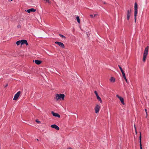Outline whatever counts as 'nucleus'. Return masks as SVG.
Returning a JSON list of instances; mask_svg holds the SVG:
<instances>
[{"label":"nucleus","mask_w":149,"mask_h":149,"mask_svg":"<svg viewBox=\"0 0 149 149\" xmlns=\"http://www.w3.org/2000/svg\"><path fill=\"white\" fill-rule=\"evenodd\" d=\"M94 93H95V94L96 95V97L97 96H99L98 94H97V91H94Z\"/></svg>","instance_id":"nucleus-20"},{"label":"nucleus","mask_w":149,"mask_h":149,"mask_svg":"<svg viewBox=\"0 0 149 149\" xmlns=\"http://www.w3.org/2000/svg\"><path fill=\"white\" fill-rule=\"evenodd\" d=\"M120 70H121L122 73L123 72H124L123 71V70L122 69H121Z\"/></svg>","instance_id":"nucleus-30"},{"label":"nucleus","mask_w":149,"mask_h":149,"mask_svg":"<svg viewBox=\"0 0 149 149\" xmlns=\"http://www.w3.org/2000/svg\"><path fill=\"white\" fill-rule=\"evenodd\" d=\"M51 127L54 128L57 130H59V128L56 125H51Z\"/></svg>","instance_id":"nucleus-9"},{"label":"nucleus","mask_w":149,"mask_h":149,"mask_svg":"<svg viewBox=\"0 0 149 149\" xmlns=\"http://www.w3.org/2000/svg\"><path fill=\"white\" fill-rule=\"evenodd\" d=\"M21 93V92L20 91H19L14 96V98L13 99V100H16L19 96Z\"/></svg>","instance_id":"nucleus-5"},{"label":"nucleus","mask_w":149,"mask_h":149,"mask_svg":"<svg viewBox=\"0 0 149 149\" xmlns=\"http://www.w3.org/2000/svg\"><path fill=\"white\" fill-rule=\"evenodd\" d=\"M51 113L54 116L57 117L58 118L60 117V115L57 113H54L53 111H52Z\"/></svg>","instance_id":"nucleus-10"},{"label":"nucleus","mask_w":149,"mask_h":149,"mask_svg":"<svg viewBox=\"0 0 149 149\" xmlns=\"http://www.w3.org/2000/svg\"><path fill=\"white\" fill-rule=\"evenodd\" d=\"M55 43L56 44H57L58 45L62 48H65V46L64 44L61 42H56Z\"/></svg>","instance_id":"nucleus-7"},{"label":"nucleus","mask_w":149,"mask_h":149,"mask_svg":"<svg viewBox=\"0 0 149 149\" xmlns=\"http://www.w3.org/2000/svg\"><path fill=\"white\" fill-rule=\"evenodd\" d=\"M145 111L146 112V115L147 116V110L146 109H145Z\"/></svg>","instance_id":"nucleus-22"},{"label":"nucleus","mask_w":149,"mask_h":149,"mask_svg":"<svg viewBox=\"0 0 149 149\" xmlns=\"http://www.w3.org/2000/svg\"><path fill=\"white\" fill-rule=\"evenodd\" d=\"M25 44L26 45H28L27 41L26 42Z\"/></svg>","instance_id":"nucleus-28"},{"label":"nucleus","mask_w":149,"mask_h":149,"mask_svg":"<svg viewBox=\"0 0 149 149\" xmlns=\"http://www.w3.org/2000/svg\"><path fill=\"white\" fill-rule=\"evenodd\" d=\"M20 43L21 44V40H19L17 42L16 44L17 45H19Z\"/></svg>","instance_id":"nucleus-18"},{"label":"nucleus","mask_w":149,"mask_h":149,"mask_svg":"<svg viewBox=\"0 0 149 149\" xmlns=\"http://www.w3.org/2000/svg\"><path fill=\"white\" fill-rule=\"evenodd\" d=\"M90 16L91 18H93V15H90Z\"/></svg>","instance_id":"nucleus-23"},{"label":"nucleus","mask_w":149,"mask_h":149,"mask_svg":"<svg viewBox=\"0 0 149 149\" xmlns=\"http://www.w3.org/2000/svg\"><path fill=\"white\" fill-rule=\"evenodd\" d=\"M21 26L20 25H18L17 26V27L18 28H19L21 27Z\"/></svg>","instance_id":"nucleus-26"},{"label":"nucleus","mask_w":149,"mask_h":149,"mask_svg":"<svg viewBox=\"0 0 149 149\" xmlns=\"http://www.w3.org/2000/svg\"><path fill=\"white\" fill-rule=\"evenodd\" d=\"M76 19H77V22H78V23H80V19L79 18V17L78 16H77L76 17Z\"/></svg>","instance_id":"nucleus-17"},{"label":"nucleus","mask_w":149,"mask_h":149,"mask_svg":"<svg viewBox=\"0 0 149 149\" xmlns=\"http://www.w3.org/2000/svg\"><path fill=\"white\" fill-rule=\"evenodd\" d=\"M97 99L101 103L102 102V101L101 98L98 96L97 97Z\"/></svg>","instance_id":"nucleus-16"},{"label":"nucleus","mask_w":149,"mask_h":149,"mask_svg":"<svg viewBox=\"0 0 149 149\" xmlns=\"http://www.w3.org/2000/svg\"><path fill=\"white\" fill-rule=\"evenodd\" d=\"M131 9L128 10L127 12V19L129 20L131 15Z\"/></svg>","instance_id":"nucleus-4"},{"label":"nucleus","mask_w":149,"mask_h":149,"mask_svg":"<svg viewBox=\"0 0 149 149\" xmlns=\"http://www.w3.org/2000/svg\"><path fill=\"white\" fill-rule=\"evenodd\" d=\"M59 36H60L61 37H62V38H64V39H65V37L63 35H61V34H60L59 35Z\"/></svg>","instance_id":"nucleus-19"},{"label":"nucleus","mask_w":149,"mask_h":149,"mask_svg":"<svg viewBox=\"0 0 149 149\" xmlns=\"http://www.w3.org/2000/svg\"><path fill=\"white\" fill-rule=\"evenodd\" d=\"M110 80L111 82H114L115 81V79L113 77H111Z\"/></svg>","instance_id":"nucleus-15"},{"label":"nucleus","mask_w":149,"mask_h":149,"mask_svg":"<svg viewBox=\"0 0 149 149\" xmlns=\"http://www.w3.org/2000/svg\"><path fill=\"white\" fill-rule=\"evenodd\" d=\"M123 77L124 78V79H125V78H126L125 74H124V75H123Z\"/></svg>","instance_id":"nucleus-27"},{"label":"nucleus","mask_w":149,"mask_h":149,"mask_svg":"<svg viewBox=\"0 0 149 149\" xmlns=\"http://www.w3.org/2000/svg\"><path fill=\"white\" fill-rule=\"evenodd\" d=\"M67 149H72L70 148H68Z\"/></svg>","instance_id":"nucleus-33"},{"label":"nucleus","mask_w":149,"mask_h":149,"mask_svg":"<svg viewBox=\"0 0 149 149\" xmlns=\"http://www.w3.org/2000/svg\"><path fill=\"white\" fill-rule=\"evenodd\" d=\"M65 95L63 94H56L54 98L56 100H63L64 99Z\"/></svg>","instance_id":"nucleus-1"},{"label":"nucleus","mask_w":149,"mask_h":149,"mask_svg":"<svg viewBox=\"0 0 149 149\" xmlns=\"http://www.w3.org/2000/svg\"><path fill=\"white\" fill-rule=\"evenodd\" d=\"M138 13V6L136 3H135L134 5V22H136V16Z\"/></svg>","instance_id":"nucleus-3"},{"label":"nucleus","mask_w":149,"mask_h":149,"mask_svg":"<svg viewBox=\"0 0 149 149\" xmlns=\"http://www.w3.org/2000/svg\"><path fill=\"white\" fill-rule=\"evenodd\" d=\"M116 96L120 99L121 103L123 104H124V102L123 98V97L119 96L118 95H116Z\"/></svg>","instance_id":"nucleus-8"},{"label":"nucleus","mask_w":149,"mask_h":149,"mask_svg":"<svg viewBox=\"0 0 149 149\" xmlns=\"http://www.w3.org/2000/svg\"><path fill=\"white\" fill-rule=\"evenodd\" d=\"M26 40H21V45H22L24 44H25L26 42Z\"/></svg>","instance_id":"nucleus-14"},{"label":"nucleus","mask_w":149,"mask_h":149,"mask_svg":"<svg viewBox=\"0 0 149 149\" xmlns=\"http://www.w3.org/2000/svg\"><path fill=\"white\" fill-rule=\"evenodd\" d=\"M11 1H13V0H11Z\"/></svg>","instance_id":"nucleus-36"},{"label":"nucleus","mask_w":149,"mask_h":149,"mask_svg":"<svg viewBox=\"0 0 149 149\" xmlns=\"http://www.w3.org/2000/svg\"><path fill=\"white\" fill-rule=\"evenodd\" d=\"M139 143L140 149H142V144L141 143V133L140 134V136H139Z\"/></svg>","instance_id":"nucleus-13"},{"label":"nucleus","mask_w":149,"mask_h":149,"mask_svg":"<svg viewBox=\"0 0 149 149\" xmlns=\"http://www.w3.org/2000/svg\"><path fill=\"white\" fill-rule=\"evenodd\" d=\"M36 121L38 123H40V122L38 120L36 119Z\"/></svg>","instance_id":"nucleus-21"},{"label":"nucleus","mask_w":149,"mask_h":149,"mask_svg":"<svg viewBox=\"0 0 149 149\" xmlns=\"http://www.w3.org/2000/svg\"><path fill=\"white\" fill-rule=\"evenodd\" d=\"M122 74H123V75H124V74H125V73L124 72H123L122 73Z\"/></svg>","instance_id":"nucleus-32"},{"label":"nucleus","mask_w":149,"mask_h":149,"mask_svg":"<svg viewBox=\"0 0 149 149\" xmlns=\"http://www.w3.org/2000/svg\"><path fill=\"white\" fill-rule=\"evenodd\" d=\"M34 62H35V63L37 65H39L41 63L42 61H40L38 60H35L33 61Z\"/></svg>","instance_id":"nucleus-11"},{"label":"nucleus","mask_w":149,"mask_h":149,"mask_svg":"<svg viewBox=\"0 0 149 149\" xmlns=\"http://www.w3.org/2000/svg\"><path fill=\"white\" fill-rule=\"evenodd\" d=\"M36 11V10L33 8H31L27 10V11L29 13H30L31 12H35Z\"/></svg>","instance_id":"nucleus-12"},{"label":"nucleus","mask_w":149,"mask_h":149,"mask_svg":"<svg viewBox=\"0 0 149 149\" xmlns=\"http://www.w3.org/2000/svg\"><path fill=\"white\" fill-rule=\"evenodd\" d=\"M36 140L37 141H39V140H38V139H36Z\"/></svg>","instance_id":"nucleus-35"},{"label":"nucleus","mask_w":149,"mask_h":149,"mask_svg":"<svg viewBox=\"0 0 149 149\" xmlns=\"http://www.w3.org/2000/svg\"><path fill=\"white\" fill-rule=\"evenodd\" d=\"M96 14H95V15H94V16H93V17H95L96 16Z\"/></svg>","instance_id":"nucleus-34"},{"label":"nucleus","mask_w":149,"mask_h":149,"mask_svg":"<svg viewBox=\"0 0 149 149\" xmlns=\"http://www.w3.org/2000/svg\"><path fill=\"white\" fill-rule=\"evenodd\" d=\"M100 106L97 104L96 105L95 107V110L96 113H98L100 111Z\"/></svg>","instance_id":"nucleus-6"},{"label":"nucleus","mask_w":149,"mask_h":149,"mask_svg":"<svg viewBox=\"0 0 149 149\" xmlns=\"http://www.w3.org/2000/svg\"><path fill=\"white\" fill-rule=\"evenodd\" d=\"M125 79V81H126V82L127 83H128V81H127V79L126 78H125V79Z\"/></svg>","instance_id":"nucleus-24"},{"label":"nucleus","mask_w":149,"mask_h":149,"mask_svg":"<svg viewBox=\"0 0 149 149\" xmlns=\"http://www.w3.org/2000/svg\"><path fill=\"white\" fill-rule=\"evenodd\" d=\"M118 66L119 68L120 69V70H121V69H122L121 67L120 66V65H118Z\"/></svg>","instance_id":"nucleus-25"},{"label":"nucleus","mask_w":149,"mask_h":149,"mask_svg":"<svg viewBox=\"0 0 149 149\" xmlns=\"http://www.w3.org/2000/svg\"><path fill=\"white\" fill-rule=\"evenodd\" d=\"M8 86V84H6V86H4V87L5 88H6V87H7V86Z\"/></svg>","instance_id":"nucleus-31"},{"label":"nucleus","mask_w":149,"mask_h":149,"mask_svg":"<svg viewBox=\"0 0 149 149\" xmlns=\"http://www.w3.org/2000/svg\"><path fill=\"white\" fill-rule=\"evenodd\" d=\"M148 46H147L145 48L143 53V61L144 62H145L146 60V58L148 54Z\"/></svg>","instance_id":"nucleus-2"},{"label":"nucleus","mask_w":149,"mask_h":149,"mask_svg":"<svg viewBox=\"0 0 149 149\" xmlns=\"http://www.w3.org/2000/svg\"><path fill=\"white\" fill-rule=\"evenodd\" d=\"M120 70H121L122 73L123 72H124L123 71V70L122 69H121Z\"/></svg>","instance_id":"nucleus-29"}]
</instances>
